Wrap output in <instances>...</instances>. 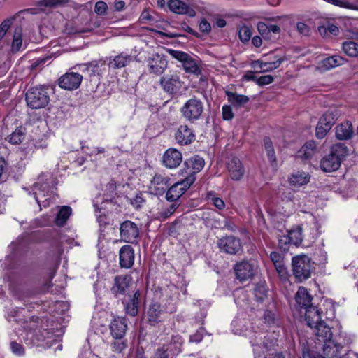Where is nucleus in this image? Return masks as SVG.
Returning <instances> with one entry per match:
<instances>
[{
	"label": "nucleus",
	"instance_id": "17",
	"mask_svg": "<svg viewBox=\"0 0 358 358\" xmlns=\"http://www.w3.org/2000/svg\"><path fill=\"white\" fill-rule=\"evenodd\" d=\"M167 5L169 10L176 14L187 15L191 17H194L196 15L195 10L180 0H169Z\"/></svg>",
	"mask_w": 358,
	"mask_h": 358
},
{
	"label": "nucleus",
	"instance_id": "54",
	"mask_svg": "<svg viewBox=\"0 0 358 358\" xmlns=\"http://www.w3.org/2000/svg\"><path fill=\"white\" fill-rule=\"evenodd\" d=\"M257 29L262 36L266 39H269L268 36V25L264 22H259L257 24Z\"/></svg>",
	"mask_w": 358,
	"mask_h": 358
},
{
	"label": "nucleus",
	"instance_id": "59",
	"mask_svg": "<svg viewBox=\"0 0 358 358\" xmlns=\"http://www.w3.org/2000/svg\"><path fill=\"white\" fill-rule=\"evenodd\" d=\"M108 9L107 4L102 1L96 2L94 11L98 15H104Z\"/></svg>",
	"mask_w": 358,
	"mask_h": 358
},
{
	"label": "nucleus",
	"instance_id": "41",
	"mask_svg": "<svg viewBox=\"0 0 358 358\" xmlns=\"http://www.w3.org/2000/svg\"><path fill=\"white\" fill-rule=\"evenodd\" d=\"M331 154L338 157L341 164V162L348 154V148L343 143H337L332 147Z\"/></svg>",
	"mask_w": 358,
	"mask_h": 358
},
{
	"label": "nucleus",
	"instance_id": "3",
	"mask_svg": "<svg viewBox=\"0 0 358 358\" xmlns=\"http://www.w3.org/2000/svg\"><path fill=\"white\" fill-rule=\"evenodd\" d=\"M316 329L315 334L318 339L324 342L323 351L324 355L329 358L337 357L339 346L334 344L330 339L332 336L330 328L324 322L321 321L318 324L314 326Z\"/></svg>",
	"mask_w": 358,
	"mask_h": 358
},
{
	"label": "nucleus",
	"instance_id": "49",
	"mask_svg": "<svg viewBox=\"0 0 358 358\" xmlns=\"http://www.w3.org/2000/svg\"><path fill=\"white\" fill-rule=\"evenodd\" d=\"M238 34L241 41L243 43H246L250 39L252 31L248 27L243 26L239 29Z\"/></svg>",
	"mask_w": 358,
	"mask_h": 358
},
{
	"label": "nucleus",
	"instance_id": "5",
	"mask_svg": "<svg viewBox=\"0 0 358 358\" xmlns=\"http://www.w3.org/2000/svg\"><path fill=\"white\" fill-rule=\"evenodd\" d=\"M32 194L40 207L46 208L50 206V200L54 199L52 188L47 183L36 182L31 188Z\"/></svg>",
	"mask_w": 358,
	"mask_h": 358
},
{
	"label": "nucleus",
	"instance_id": "38",
	"mask_svg": "<svg viewBox=\"0 0 358 358\" xmlns=\"http://www.w3.org/2000/svg\"><path fill=\"white\" fill-rule=\"evenodd\" d=\"M229 101L234 106H242L248 102L249 98L247 96L238 94L236 93L227 92Z\"/></svg>",
	"mask_w": 358,
	"mask_h": 358
},
{
	"label": "nucleus",
	"instance_id": "36",
	"mask_svg": "<svg viewBox=\"0 0 358 358\" xmlns=\"http://www.w3.org/2000/svg\"><path fill=\"white\" fill-rule=\"evenodd\" d=\"M206 199L208 203L214 206L218 210H223L225 208V203L223 199L213 191L207 192Z\"/></svg>",
	"mask_w": 358,
	"mask_h": 358
},
{
	"label": "nucleus",
	"instance_id": "27",
	"mask_svg": "<svg viewBox=\"0 0 358 358\" xmlns=\"http://www.w3.org/2000/svg\"><path fill=\"white\" fill-rule=\"evenodd\" d=\"M164 313L162 311L160 305L158 303H152L149 306L147 310L146 317L148 322L151 325H155L163 320Z\"/></svg>",
	"mask_w": 358,
	"mask_h": 358
},
{
	"label": "nucleus",
	"instance_id": "48",
	"mask_svg": "<svg viewBox=\"0 0 358 358\" xmlns=\"http://www.w3.org/2000/svg\"><path fill=\"white\" fill-rule=\"evenodd\" d=\"M67 0H41L38 1L39 6L53 8L59 5L65 4Z\"/></svg>",
	"mask_w": 358,
	"mask_h": 358
},
{
	"label": "nucleus",
	"instance_id": "4",
	"mask_svg": "<svg viewBox=\"0 0 358 358\" xmlns=\"http://www.w3.org/2000/svg\"><path fill=\"white\" fill-rule=\"evenodd\" d=\"M25 99L27 106L32 109L43 108L50 101L48 94L43 87L29 89L26 92Z\"/></svg>",
	"mask_w": 358,
	"mask_h": 358
},
{
	"label": "nucleus",
	"instance_id": "28",
	"mask_svg": "<svg viewBox=\"0 0 358 358\" xmlns=\"http://www.w3.org/2000/svg\"><path fill=\"white\" fill-rule=\"evenodd\" d=\"M341 166L339 158L331 153L322 159L320 168L324 172H332L338 169Z\"/></svg>",
	"mask_w": 358,
	"mask_h": 358
},
{
	"label": "nucleus",
	"instance_id": "22",
	"mask_svg": "<svg viewBox=\"0 0 358 358\" xmlns=\"http://www.w3.org/2000/svg\"><path fill=\"white\" fill-rule=\"evenodd\" d=\"M311 176L303 171H296L292 173L288 177V182L293 187H299L307 185L310 180Z\"/></svg>",
	"mask_w": 358,
	"mask_h": 358
},
{
	"label": "nucleus",
	"instance_id": "19",
	"mask_svg": "<svg viewBox=\"0 0 358 358\" xmlns=\"http://www.w3.org/2000/svg\"><path fill=\"white\" fill-rule=\"evenodd\" d=\"M175 139L180 145H187L194 141L195 134L187 125H181L175 134Z\"/></svg>",
	"mask_w": 358,
	"mask_h": 358
},
{
	"label": "nucleus",
	"instance_id": "40",
	"mask_svg": "<svg viewBox=\"0 0 358 358\" xmlns=\"http://www.w3.org/2000/svg\"><path fill=\"white\" fill-rule=\"evenodd\" d=\"M343 52L350 57H358V44L353 41L343 43Z\"/></svg>",
	"mask_w": 358,
	"mask_h": 358
},
{
	"label": "nucleus",
	"instance_id": "11",
	"mask_svg": "<svg viewBox=\"0 0 358 358\" xmlns=\"http://www.w3.org/2000/svg\"><path fill=\"white\" fill-rule=\"evenodd\" d=\"M257 268L250 262L244 261L236 264L234 267L236 278L241 282L251 279Z\"/></svg>",
	"mask_w": 358,
	"mask_h": 358
},
{
	"label": "nucleus",
	"instance_id": "50",
	"mask_svg": "<svg viewBox=\"0 0 358 358\" xmlns=\"http://www.w3.org/2000/svg\"><path fill=\"white\" fill-rule=\"evenodd\" d=\"M125 310L128 315L136 316L138 312V304L135 301L130 300L125 306Z\"/></svg>",
	"mask_w": 358,
	"mask_h": 358
},
{
	"label": "nucleus",
	"instance_id": "37",
	"mask_svg": "<svg viewBox=\"0 0 358 358\" xmlns=\"http://www.w3.org/2000/svg\"><path fill=\"white\" fill-rule=\"evenodd\" d=\"M341 112L338 109H331L327 111L321 117L320 120H324V122L329 124L331 129L336 121L341 116Z\"/></svg>",
	"mask_w": 358,
	"mask_h": 358
},
{
	"label": "nucleus",
	"instance_id": "18",
	"mask_svg": "<svg viewBox=\"0 0 358 358\" xmlns=\"http://www.w3.org/2000/svg\"><path fill=\"white\" fill-rule=\"evenodd\" d=\"M127 329V324L124 317H115L110 324V334L114 338H123Z\"/></svg>",
	"mask_w": 358,
	"mask_h": 358
},
{
	"label": "nucleus",
	"instance_id": "14",
	"mask_svg": "<svg viewBox=\"0 0 358 358\" xmlns=\"http://www.w3.org/2000/svg\"><path fill=\"white\" fill-rule=\"evenodd\" d=\"M205 165L204 159L199 156H194L185 162V169L182 172H185L186 176H192L196 180L195 175L200 172Z\"/></svg>",
	"mask_w": 358,
	"mask_h": 358
},
{
	"label": "nucleus",
	"instance_id": "42",
	"mask_svg": "<svg viewBox=\"0 0 358 358\" xmlns=\"http://www.w3.org/2000/svg\"><path fill=\"white\" fill-rule=\"evenodd\" d=\"M332 4L343 8L358 10V0L349 1L345 0H331Z\"/></svg>",
	"mask_w": 358,
	"mask_h": 358
},
{
	"label": "nucleus",
	"instance_id": "16",
	"mask_svg": "<svg viewBox=\"0 0 358 358\" xmlns=\"http://www.w3.org/2000/svg\"><path fill=\"white\" fill-rule=\"evenodd\" d=\"M303 240L302 229L300 227H296L289 230L286 236H281L279 238V244L281 248L286 249L283 245L293 244L298 245Z\"/></svg>",
	"mask_w": 358,
	"mask_h": 358
},
{
	"label": "nucleus",
	"instance_id": "21",
	"mask_svg": "<svg viewBox=\"0 0 358 358\" xmlns=\"http://www.w3.org/2000/svg\"><path fill=\"white\" fill-rule=\"evenodd\" d=\"M227 169L231 178L234 180H240L245 173L244 167L237 157H232L229 159Z\"/></svg>",
	"mask_w": 358,
	"mask_h": 358
},
{
	"label": "nucleus",
	"instance_id": "13",
	"mask_svg": "<svg viewBox=\"0 0 358 358\" xmlns=\"http://www.w3.org/2000/svg\"><path fill=\"white\" fill-rule=\"evenodd\" d=\"M217 244L221 250L231 255L236 254L242 248L241 241L234 236L223 237Z\"/></svg>",
	"mask_w": 358,
	"mask_h": 358
},
{
	"label": "nucleus",
	"instance_id": "32",
	"mask_svg": "<svg viewBox=\"0 0 358 358\" xmlns=\"http://www.w3.org/2000/svg\"><path fill=\"white\" fill-rule=\"evenodd\" d=\"M316 150V143L313 141L306 142L297 152V157L303 159H308L312 157Z\"/></svg>",
	"mask_w": 358,
	"mask_h": 358
},
{
	"label": "nucleus",
	"instance_id": "24",
	"mask_svg": "<svg viewBox=\"0 0 358 358\" xmlns=\"http://www.w3.org/2000/svg\"><path fill=\"white\" fill-rule=\"evenodd\" d=\"M336 137L338 140L350 139L354 134V129L350 121L346 120L338 124L335 127Z\"/></svg>",
	"mask_w": 358,
	"mask_h": 358
},
{
	"label": "nucleus",
	"instance_id": "47",
	"mask_svg": "<svg viewBox=\"0 0 358 358\" xmlns=\"http://www.w3.org/2000/svg\"><path fill=\"white\" fill-rule=\"evenodd\" d=\"M178 207V205L176 203L170 204L159 213V217L163 220L169 217L174 213Z\"/></svg>",
	"mask_w": 358,
	"mask_h": 358
},
{
	"label": "nucleus",
	"instance_id": "44",
	"mask_svg": "<svg viewBox=\"0 0 358 358\" xmlns=\"http://www.w3.org/2000/svg\"><path fill=\"white\" fill-rule=\"evenodd\" d=\"M131 60L129 55L121 54L113 59V66L115 68H122L127 65Z\"/></svg>",
	"mask_w": 358,
	"mask_h": 358
},
{
	"label": "nucleus",
	"instance_id": "1",
	"mask_svg": "<svg viewBox=\"0 0 358 358\" xmlns=\"http://www.w3.org/2000/svg\"><path fill=\"white\" fill-rule=\"evenodd\" d=\"M246 336L249 338L250 343L253 348L255 358H267L268 355H273V358H284L281 354L265 353L271 351L275 345L276 340L271 339L268 342L264 341L262 343H259L262 340L259 332L249 331L246 333Z\"/></svg>",
	"mask_w": 358,
	"mask_h": 358
},
{
	"label": "nucleus",
	"instance_id": "12",
	"mask_svg": "<svg viewBox=\"0 0 358 358\" xmlns=\"http://www.w3.org/2000/svg\"><path fill=\"white\" fill-rule=\"evenodd\" d=\"M83 80V76L75 72L66 73L59 79V86L67 90L77 89Z\"/></svg>",
	"mask_w": 358,
	"mask_h": 358
},
{
	"label": "nucleus",
	"instance_id": "33",
	"mask_svg": "<svg viewBox=\"0 0 358 358\" xmlns=\"http://www.w3.org/2000/svg\"><path fill=\"white\" fill-rule=\"evenodd\" d=\"M148 67L150 73L160 74L166 68V62L165 59L157 56V58H152L149 60Z\"/></svg>",
	"mask_w": 358,
	"mask_h": 358
},
{
	"label": "nucleus",
	"instance_id": "56",
	"mask_svg": "<svg viewBox=\"0 0 358 358\" xmlns=\"http://www.w3.org/2000/svg\"><path fill=\"white\" fill-rule=\"evenodd\" d=\"M222 117L224 120H231L234 117V113L230 106L224 105L222 109Z\"/></svg>",
	"mask_w": 358,
	"mask_h": 358
},
{
	"label": "nucleus",
	"instance_id": "60",
	"mask_svg": "<svg viewBox=\"0 0 358 358\" xmlns=\"http://www.w3.org/2000/svg\"><path fill=\"white\" fill-rule=\"evenodd\" d=\"M296 29L302 35L307 36L310 33L309 27L304 22H299L296 23Z\"/></svg>",
	"mask_w": 358,
	"mask_h": 358
},
{
	"label": "nucleus",
	"instance_id": "52",
	"mask_svg": "<svg viewBox=\"0 0 358 358\" xmlns=\"http://www.w3.org/2000/svg\"><path fill=\"white\" fill-rule=\"evenodd\" d=\"M274 78L271 75H265L257 78L256 84L260 87L267 85L273 83Z\"/></svg>",
	"mask_w": 358,
	"mask_h": 358
},
{
	"label": "nucleus",
	"instance_id": "7",
	"mask_svg": "<svg viewBox=\"0 0 358 358\" xmlns=\"http://www.w3.org/2000/svg\"><path fill=\"white\" fill-rule=\"evenodd\" d=\"M194 182L192 176L185 177V179L178 181L171 185L166 192V197L168 201L178 200Z\"/></svg>",
	"mask_w": 358,
	"mask_h": 358
},
{
	"label": "nucleus",
	"instance_id": "57",
	"mask_svg": "<svg viewBox=\"0 0 358 358\" xmlns=\"http://www.w3.org/2000/svg\"><path fill=\"white\" fill-rule=\"evenodd\" d=\"M10 348L12 352L17 356L22 355L24 352L23 346L15 341H12L10 343Z\"/></svg>",
	"mask_w": 358,
	"mask_h": 358
},
{
	"label": "nucleus",
	"instance_id": "23",
	"mask_svg": "<svg viewBox=\"0 0 358 358\" xmlns=\"http://www.w3.org/2000/svg\"><path fill=\"white\" fill-rule=\"evenodd\" d=\"M133 278L131 275L117 276L115 278V284L111 290L115 294H124L127 289L134 284Z\"/></svg>",
	"mask_w": 358,
	"mask_h": 358
},
{
	"label": "nucleus",
	"instance_id": "45",
	"mask_svg": "<svg viewBox=\"0 0 358 358\" xmlns=\"http://www.w3.org/2000/svg\"><path fill=\"white\" fill-rule=\"evenodd\" d=\"M324 121L320 120L316 127L315 134L318 138H323L331 129L329 124L324 123Z\"/></svg>",
	"mask_w": 358,
	"mask_h": 358
},
{
	"label": "nucleus",
	"instance_id": "26",
	"mask_svg": "<svg viewBox=\"0 0 358 358\" xmlns=\"http://www.w3.org/2000/svg\"><path fill=\"white\" fill-rule=\"evenodd\" d=\"M169 178L160 174H156L150 184V189H152L155 194H162L169 185Z\"/></svg>",
	"mask_w": 358,
	"mask_h": 358
},
{
	"label": "nucleus",
	"instance_id": "15",
	"mask_svg": "<svg viewBox=\"0 0 358 358\" xmlns=\"http://www.w3.org/2000/svg\"><path fill=\"white\" fill-rule=\"evenodd\" d=\"M164 165L169 169L178 167L182 160V155L176 148H169L165 151L162 157Z\"/></svg>",
	"mask_w": 358,
	"mask_h": 358
},
{
	"label": "nucleus",
	"instance_id": "34",
	"mask_svg": "<svg viewBox=\"0 0 358 358\" xmlns=\"http://www.w3.org/2000/svg\"><path fill=\"white\" fill-rule=\"evenodd\" d=\"M311 301L312 297L308 290L303 287H300L296 294V303L303 308H307L310 307L309 305Z\"/></svg>",
	"mask_w": 358,
	"mask_h": 358
},
{
	"label": "nucleus",
	"instance_id": "61",
	"mask_svg": "<svg viewBox=\"0 0 358 358\" xmlns=\"http://www.w3.org/2000/svg\"><path fill=\"white\" fill-rule=\"evenodd\" d=\"M83 149L84 150V152L85 153L89 154L90 156L96 155L98 154H102L105 152V149L101 147L93 148L89 152L87 151L89 150L88 147H83Z\"/></svg>",
	"mask_w": 358,
	"mask_h": 358
},
{
	"label": "nucleus",
	"instance_id": "31",
	"mask_svg": "<svg viewBox=\"0 0 358 358\" xmlns=\"http://www.w3.org/2000/svg\"><path fill=\"white\" fill-rule=\"evenodd\" d=\"M305 316L308 325L312 328L322 321L321 313L316 306L308 307Z\"/></svg>",
	"mask_w": 358,
	"mask_h": 358
},
{
	"label": "nucleus",
	"instance_id": "53",
	"mask_svg": "<svg viewBox=\"0 0 358 358\" xmlns=\"http://www.w3.org/2000/svg\"><path fill=\"white\" fill-rule=\"evenodd\" d=\"M280 197L285 203L292 202L294 198V193L289 189H285L280 192Z\"/></svg>",
	"mask_w": 358,
	"mask_h": 358
},
{
	"label": "nucleus",
	"instance_id": "2",
	"mask_svg": "<svg viewBox=\"0 0 358 358\" xmlns=\"http://www.w3.org/2000/svg\"><path fill=\"white\" fill-rule=\"evenodd\" d=\"M292 265L294 275L301 282L310 278L314 269V263L305 255L293 257Z\"/></svg>",
	"mask_w": 358,
	"mask_h": 358
},
{
	"label": "nucleus",
	"instance_id": "30",
	"mask_svg": "<svg viewBox=\"0 0 358 358\" xmlns=\"http://www.w3.org/2000/svg\"><path fill=\"white\" fill-rule=\"evenodd\" d=\"M52 333L47 331L46 329L43 330L42 331H39L38 332H29L27 334V338L31 341L34 344L40 345L41 343L45 342V345H49L50 342L48 339L52 338Z\"/></svg>",
	"mask_w": 358,
	"mask_h": 358
},
{
	"label": "nucleus",
	"instance_id": "10",
	"mask_svg": "<svg viewBox=\"0 0 358 358\" xmlns=\"http://www.w3.org/2000/svg\"><path fill=\"white\" fill-rule=\"evenodd\" d=\"M160 84L163 90L171 94L178 93L182 87V83L176 74L164 75L160 79Z\"/></svg>",
	"mask_w": 358,
	"mask_h": 358
},
{
	"label": "nucleus",
	"instance_id": "8",
	"mask_svg": "<svg viewBox=\"0 0 358 358\" xmlns=\"http://www.w3.org/2000/svg\"><path fill=\"white\" fill-rule=\"evenodd\" d=\"M169 52L173 57L182 62L183 69L186 72L194 75L201 73V69L196 60L190 55L184 52L173 50H169Z\"/></svg>",
	"mask_w": 358,
	"mask_h": 358
},
{
	"label": "nucleus",
	"instance_id": "29",
	"mask_svg": "<svg viewBox=\"0 0 358 358\" xmlns=\"http://www.w3.org/2000/svg\"><path fill=\"white\" fill-rule=\"evenodd\" d=\"M346 60L338 55L324 59L319 64V68L324 71L341 66L345 63Z\"/></svg>",
	"mask_w": 358,
	"mask_h": 358
},
{
	"label": "nucleus",
	"instance_id": "20",
	"mask_svg": "<svg viewBox=\"0 0 358 358\" xmlns=\"http://www.w3.org/2000/svg\"><path fill=\"white\" fill-rule=\"evenodd\" d=\"M284 61V58L278 57L273 61L258 59L252 62V66L254 69H259V72H269L278 69Z\"/></svg>",
	"mask_w": 358,
	"mask_h": 358
},
{
	"label": "nucleus",
	"instance_id": "63",
	"mask_svg": "<svg viewBox=\"0 0 358 358\" xmlns=\"http://www.w3.org/2000/svg\"><path fill=\"white\" fill-rule=\"evenodd\" d=\"M326 26H327V29L329 33V35L336 36L338 34L339 29L336 25H335L332 23H330V22H327Z\"/></svg>",
	"mask_w": 358,
	"mask_h": 358
},
{
	"label": "nucleus",
	"instance_id": "25",
	"mask_svg": "<svg viewBox=\"0 0 358 358\" xmlns=\"http://www.w3.org/2000/svg\"><path fill=\"white\" fill-rule=\"evenodd\" d=\"M120 264L122 267L129 268L134 262V250L130 245H124L120 250Z\"/></svg>",
	"mask_w": 358,
	"mask_h": 358
},
{
	"label": "nucleus",
	"instance_id": "62",
	"mask_svg": "<svg viewBox=\"0 0 358 358\" xmlns=\"http://www.w3.org/2000/svg\"><path fill=\"white\" fill-rule=\"evenodd\" d=\"M199 29L203 33H209L211 30V26L206 20H202L199 23Z\"/></svg>",
	"mask_w": 358,
	"mask_h": 358
},
{
	"label": "nucleus",
	"instance_id": "55",
	"mask_svg": "<svg viewBox=\"0 0 358 358\" xmlns=\"http://www.w3.org/2000/svg\"><path fill=\"white\" fill-rule=\"evenodd\" d=\"M275 269L282 279H287L288 277V272L287 268L285 266L283 262L275 265Z\"/></svg>",
	"mask_w": 358,
	"mask_h": 358
},
{
	"label": "nucleus",
	"instance_id": "46",
	"mask_svg": "<svg viewBox=\"0 0 358 358\" xmlns=\"http://www.w3.org/2000/svg\"><path fill=\"white\" fill-rule=\"evenodd\" d=\"M264 320L269 327H279V319L275 316V313L271 311L265 312L264 315Z\"/></svg>",
	"mask_w": 358,
	"mask_h": 358
},
{
	"label": "nucleus",
	"instance_id": "64",
	"mask_svg": "<svg viewBox=\"0 0 358 358\" xmlns=\"http://www.w3.org/2000/svg\"><path fill=\"white\" fill-rule=\"evenodd\" d=\"M270 257L273 262L274 265L283 262L282 255L278 252H272L270 254Z\"/></svg>",
	"mask_w": 358,
	"mask_h": 358
},
{
	"label": "nucleus",
	"instance_id": "35",
	"mask_svg": "<svg viewBox=\"0 0 358 358\" xmlns=\"http://www.w3.org/2000/svg\"><path fill=\"white\" fill-rule=\"evenodd\" d=\"M71 213L72 209L71 207L67 206L60 207L55 219V224L58 227H63L65 225Z\"/></svg>",
	"mask_w": 358,
	"mask_h": 358
},
{
	"label": "nucleus",
	"instance_id": "9",
	"mask_svg": "<svg viewBox=\"0 0 358 358\" xmlns=\"http://www.w3.org/2000/svg\"><path fill=\"white\" fill-rule=\"evenodd\" d=\"M120 231L122 239L127 243H134L139 235V229L137 225L129 220L121 224Z\"/></svg>",
	"mask_w": 358,
	"mask_h": 358
},
{
	"label": "nucleus",
	"instance_id": "51",
	"mask_svg": "<svg viewBox=\"0 0 358 358\" xmlns=\"http://www.w3.org/2000/svg\"><path fill=\"white\" fill-rule=\"evenodd\" d=\"M115 341L112 343V349L114 352L120 353L127 348V343L122 338H115Z\"/></svg>",
	"mask_w": 358,
	"mask_h": 358
},
{
	"label": "nucleus",
	"instance_id": "39",
	"mask_svg": "<svg viewBox=\"0 0 358 358\" xmlns=\"http://www.w3.org/2000/svg\"><path fill=\"white\" fill-rule=\"evenodd\" d=\"M25 138V128L18 127L8 137L7 140L9 143L17 145L22 142Z\"/></svg>",
	"mask_w": 358,
	"mask_h": 358
},
{
	"label": "nucleus",
	"instance_id": "43",
	"mask_svg": "<svg viewBox=\"0 0 358 358\" xmlns=\"http://www.w3.org/2000/svg\"><path fill=\"white\" fill-rule=\"evenodd\" d=\"M22 45V33L20 29H16L14 32L12 43L13 52H17Z\"/></svg>",
	"mask_w": 358,
	"mask_h": 358
},
{
	"label": "nucleus",
	"instance_id": "58",
	"mask_svg": "<svg viewBox=\"0 0 358 358\" xmlns=\"http://www.w3.org/2000/svg\"><path fill=\"white\" fill-rule=\"evenodd\" d=\"M12 23V20L6 19L0 24V38H2L5 36Z\"/></svg>",
	"mask_w": 358,
	"mask_h": 358
},
{
	"label": "nucleus",
	"instance_id": "6",
	"mask_svg": "<svg viewBox=\"0 0 358 358\" xmlns=\"http://www.w3.org/2000/svg\"><path fill=\"white\" fill-rule=\"evenodd\" d=\"M203 110L202 101L196 98H192L187 101L181 108L182 116L189 121L198 120Z\"/></svg>",
	"mask_w": 358,
	"mask_h": 358
}]
</instances>
